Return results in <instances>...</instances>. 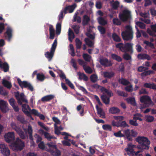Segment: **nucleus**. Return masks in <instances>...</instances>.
<instances>
[{"instance_id": "obj_1", "label": "nucleus", "mask_w": 156, "mask_h": 156, "mask_svg": "<svg viewBox=\"0 0 156 156\" xmlns=\"http://www.w3.org/2000/svg\"><path fill=\"white\" fill-rule=\"evenodd\" d=\"M14 95L17 101L18 105H22V110L23 112L27 116H30V113L27 110H28L29 111L31 110L29 106L26 104H22V102L28 103V101L25 98L24 94L21 93L20 94L19 92L18 91L14 92Z\"/></svg>"}, {"instance_id": "obj_2", "label": "nucleus", "mask_w": 156, "mask_h": 156, "mask_svg": "<svg viewBox=\"0 0 156 156\" xmlns=\"http://www.w3.org/2000/svg\"><path fill=\"white\" fill-rule=\"evenodd\" d=\"M133 44L126 43L125 44L122 43H120L115 44V47L123 52H129L130 54L133 52Z\"/></svg>"}, {"instance_id": "obj_3", "label": "nucleus", "mask_w": 156, "mask_h": 156, "mask_svg": "<svg viewBox=\"0 0 156 156\" xmlns=\"http://www.w3.org/2000/svg\"><path fill=\"white\" fill-rule=\"evenodd\" d=\"M136 141L139 144L137 146L138 149L148 150L149 149V146L150 142L147 138L144 136H138L136 138Z\"/></svg>"}, {"instance_id": "obj_4", "label": "nucleus", "mask_w": 156, "mask_h": 156, "mask_svg": "<svg viewBox=\"0 0 156 156\" xmlns=\"http://www.w3.org/2000/svg\"><path fill=\"white\" fill-rule=\"evenodd\" d=\"M126 28V30L121 33L122 39L124 40L127 41H131L133 38V35L132 27L130 25H127Z\"/></svg>"}, {"instance_id": "obj_5", "label": "nucleus", "mask_w": 156, "mask_h": 156, "mask_svg": "<svg viewBox=\"0 0 156 156\" xmlns=\"http://www.w3.org/2000/svg\"><path fill=\"white\" fill-rule=\"evenodd\" d=\"M140 101L143 103L140 104V108L142 109L149 107L150 105H153V103L152 101L151 98L147 95L143 96L140 97Z\"/></svg>"}, {"instance_id": "obj_6", "label": "nucleus", "mask_w": 156, "mask_h": 156, "mask_svg": "<svg viewBox=\"0 0 156 156\" xmlns=\"http://www.w3.org/2000/svg\"><path fill=\"white\" fill-rule=\"evenodd\" d=\"M11 146L14 151H21L24 147L25 144L23 141L18 138L15 142L12 143Z\"/></svg>"}, {"instance_id": "obj_7", "label": "nucleus", "mask_w": 156, "mask_h": 156, "mask_svg": "<svg viewBox=\"0 0 156 156\" xmlns=\"http://www.w3.org/2000/svg\"><path fill=\"white\" fill-rule=\"evenodd\" d=\"M57 45V38H56L53 42L50 49V51H47L45 53V57L48 59L49 61H51L54 56L55 50Z\"/></svg>"}, {"instance_id": "obj_8", "label": "nucleus", "mask_w": 156, "mask_h": 156, "mask_svg": "<svg viewBox=\"0 0 156 156\" xmlns=\"http://www.w3.org/2000/svg\"><path fill=\"white\" fill-rule=\"evenodd\" d=\"M17 81L19 85L22 88H26L31 91L34 90L33 87L30 83L26 81H22L19 78L17 79Z\"/></svg>"}, {"instance_id": "obj_9", "label": "nucleus", "mask_w": 156, "mask_h": 156, "mask_svg": "<svg viewBox=\"0 0 156 156\" xmlns=\"http://www.w3.org/2000/svg\"><path fill=\"white\" fill-rule=\"evenodd\" d=\"M128 147L125 149V150L127 152V154L130 156H134V155H137L141 151H139L136 152L134 151L133 148H134L135 146L132 145L131 144H129Z\"/></svg>"}, {"instance_id": "obj_10", "label": "nucleus", "mask_w": 156, "mask_h": 156, "mask_svg": "<svg viewBox=\"0 0 156 156\" xmlns=\"http://www.w3.org/2000/svg\"><path fill=\"white\" fill-rule=\"evenodd\" d=\"M130 12L128 10H124L122 14H119V16L120 20L122 22L127 21L130 16Z\"/></svg>"}, {"instance_id": "obj_11", "label": "nucleus", "mask_w": 156, "mask_h": 156, "mask_svg": "<svg viewBox=\"0 0 156 156\" xmlns=\"http://www.w3.org/2000/svg\"><path fill=\"white\" fill-rule=\"evenodd\" d=\"M0 151L3 156H9L10 154V150L5 144H0Z\"/></svg>"}, {"instance_id": "obj_12", "label": "nucleus", "mask_w": 156, "mask_h": 156, "mask_svg": "<svg viewBox=\"0 0 156 156\" xmlns=\"http://www.w3.org/2000/svg\"><path fill=\"white\" fill-rule=\"evenodd\" d=\"M4 137L6 142L8 143L13 142L15 139L14 133L13 132H9L5 133Z\"/></svg>"}, {"instance_id": "obj_13", "label": "nucleus", "mask_w": 156, "mask_h": 156, "mask_svg": "<svg viewBox=\"0 0 156 156\" xmlns=\"http://www.w3.org/2000/svg\"><path fill=\"white\" fill-rule=\"evenodd\" d=\"M8 105L7 102L3 100L0 101V109L3 113H6L9 111Z\"/></svg>"}, {"instance_id": "obj_14", "label": "nucleus", "mask_w": 156, "mask_h": 156, "mask_svg": "<svg viewBox=\"0 0 156 156\" xmlns=\"http://www.w3.org/2000/svg\"><path fill=\"white\" fill-rule=\"evenodd\" d=\"M12 30L10 27H8L6 28V31L4 33V36L5 39L10 41L12 37Z\"/></svg>"}, {"instance_id": "obj_15", "label": "nucleus", "mask_w": 156, "mask_h": 156, "mask_svg": "<svg viewBox=\"0 0 156 156\" xmlns=\"http://www.w3.org/2000/svg\"><path fill=\"white\" fill-rule=\"evenodd\" d=\"M114 118L116 120L119 121V124L118 126L119 127H125L129 126L125 121H122L123 119V117L122 116H114Z\"/></svg>"}, {"instance_id": "obj_16", "label": "nucleus", "mask_w": 156, "mask_h": 156, "mask_svg": "<svg viewBox=\"0 0 156 156\" xmlns=\"http://www.w3.org/2000/svg\"><path fill=\"white\" fill-rule=\"evenodd\" d=\"M99 62L101 65L105 67H110L112 65L111 61L109 60L107 58L100 59Z\"/></svg>"}, {"instance_id": "obj_17", "label": "nucleus", "mask_w": 156, "mask_h": 156, "mask_svg": "<svg viewBox=\"0 0 156 156\" xmlns=\"http://www.w3.org/2000/svg\"><path fill=\"white\" fill-rule=\"evenodd\" d=\"M151 30L150 29L148 28L147 30V33L151 36H156V24L151 25Z\"/></svg>"}, {"instance_id": "obj_18", "label": "nucleus", "mask_w": 156, "mask_h": 156, "mask_svg": "<svg viewBox=\"0 0 156 156\" xmlns=\"http://www.w3.org/2000/svg\"><path fill=\"white\" fill-rule=\"evenodd\" d=\"M96 108L97 110V114L99 117L103 119L105 118V113L103 109L99 107L97 105L96 106Z\"/></svg>"}, {"instance_id": "obj_19", "label": "nucleus", "mask_w": 156, "mask_h": 156, "mask_svg": "<svg viewBox=\"0 0 156 156\" xmlns=\"http://www.w3.org/2000/svg\"><path fill=\"white\" fill-rule=\"evenodd\" d=\"M124 138H126L129 141H132L133 139L131 136V132L130 129H127L123 131Z\"/></svg>"}, {"instance_id": "obj_20", "label": "nucleus", "mask_w": 156, "mask_h": 156, "mask_svg": "<svg viewBox=\"0 0 156 156\" xmlns=\"http://www.w3.org/2000/svg\"><path fill=\"white\" fill-rule=\"evenodd\" d=\"M75 7L73 5H68L64 8L62 11L65 14H66L68 12L71 13L73 11Z\"/></svg>"}, {"instance_id": "obj_21", "label": "nucleus", "mask_w": 156, "mask_h": 156, "mask_svg": "<svg viewBox=\"0 0 156 156\" xmlns=\"http://www.w3.org/2000/svg\"><path fill=\"white\" fill-rule=\"evenodd\" d=\"M49 151L51 154L54 156H59L61 155V152L58 149L56 146L52 149H51Z\"/></svg>"}, {"instance_id": "obj_22", "label": "nucleus", "mask_w": 156, "mask_h": 156, "mask_svg": "<svg viewBox=\"0 0 156 156\" xmlns=\"http://www.w3.org/2000/svg\"><path fill=\"white\" fill-rule=\"evenodd\" d=\"M49 30L50 32L49 38L51 39H53L55 36V30L53 26L51 24L49 25Z\"/></svg>"}, {"instance_id": "obj_23", "label": "nucleus", "mask_w": 156, "mask_h": 156, "mask_svg": "<svg viewBox=\"0 0 156 156\" xmlns=\"http://www.w3.org/2000/svg\"><path fill=\"white\" fill-rule=\"evenodd\" d=\"M137 57L140 59H147L149 60L151 59V56L146 54H139L138 55Z\"/></svg>"}, {"instance_id": "obj_24", "label": "nucleus", "mask_w": 156, "mask_h": 156, "mask_svg": "<svg viewBox=\"0 0 156 156\" xmlns=\"http://www.w3.org/2000/svg\"><path fill=\"white\" fill-rule=\"evenodd\" d=\"M33 131L32 126L30 125H28L27 129V132L29 135V139L32 142H34V138L32 136Z\"/></svg>"}, {"instance_id": "obj_25", "label": "nucleus", "mask_w": 156, "mask_h": 156, "mask_svg": "<svg viewBox=\"0 0 156 156\" xmlns=\"http://www.w3.org/2000/svg\"><path fill=\"white\" fill-rule=\"evenodd\" d=\"M118 81L119 83L124 86H127L130 83L128 80L123 78L119 79Z\"/></svg>"}, {"instance_id": "obj_26", "label": "nucleus", "mask_w": 156, "mask_h": 156, "mask_svg": "<svg viewBox=\"0 0 156 156\" xmlns=\"http://www.w3.org/2000/svg\"><path fill=\"white\" fill-rule=\"evenodd\" d=\"M54 97V95L50 94L43 97L41 99V100L43 102L48 101L53 99Z\"/></svg>"}, {"instance_id": "obj_27", "label": "nucleus", "mask_w": 156, "mask_h": 156, "mask_svg": "<svg viewBox=\"0 0 156 156\" xmlns=\"http://www.w3.org/2000/svg\"><path fill=\"white\" fill-rule=\"evenodd\" d=\"M115 76V73L113 72L106 71L103 73V76L105 78L111 79Z\"/></svg>"}, {"instance_id": "obj_28", "label": "nucleus", "mask_w": 156, "mask_h": 156, "mask_svg": "<svg viewBox=\"0 0 156 156\" xmlns=\"http://www.w3.org/2000/svg\"><path fill=\"white\" fill-rule=\"evenodd\" d=\"M101 98L103 102L105 105H108L110 103V98L106 95H102L101 97Z\"/></svg>"}, {"instance_id": "obj_29", "label": "nucleus", "mask_w": 156, "mask_h": 156, "mask_svg": "<svg viewBox=\"0 0 156 156\" xmlns=\"http://www.w3.org/2000/svg\"><path fill=\"white\" fill-rule=\"evenodd\" d=\"M126 100L128 104H129L133 106H136V104L134 98H127Z\"/></svg>"}, {"instance_id": "obj_30", "label": "nucleus", "mask_w": 156, "mask_h": 156, "mask_svg": "<svg viewBox=\"0 0 156 156\" xmlns=\"http://www.w3.org/2000/svg\"><path fill=\"white\" fill-rule=\"evenodd\" d=\"M144 87L146 88L156 90V85L154 83H145L144 84Z\"/></svg>"}, {"instance_id": "obj_31", "label": "nucleus", "mask_w": 156, "mask_h": 156, "mask_svg": "<svg viewBox=\"0 0 156 156\" xmlns=\"http://www.w3.org/2000/svg\"><path fill=\"white\" fill-rule=\"evenodd\" d=\"M90 20V17L87 15H84L83 16L82 24L83 26H85L87 25L89 22Z\"/></svg>"}, {"instance_id": "obj_32", "label": "nucleus", "mask_w": 156, "mask_h": 156, "mask_svg": "<svg viewBox=\"0 0 156 156\" xmlns=\"http://www.w3.org/2000/svg\"><path fill=\"white\" fill-rule=\"evenodd\" d=\"M98 22L102 26H105L108 23V22L103 17H99L98 18Z\"/></svg>"}, {"instance_id": "obj_33", "label": "nucleus", "mask_w": 156, "mask_h": 156, "mask_svg": "<svg viewBox=\"0 0 156 156\" xmlns=\"http://www.w3.org/2000/svg\"><path fill=\"white\" fill-rule=\"evenodd\" d=\"M111 4H112L111 6L112 8L115 10L117 9L119 5V2L118 1L114 2V1L113 0L111 2Z\"/></svg>"}, {"instance_id": "obj_34", "label": "nucleus", "mask_w": 156, "mask_h": 156, "mask_svg": "<svg viewBox=\"0 0 156 156\" xmlns=\"http://www.w3.org/2000/svg\"><path fill=\"white\" fill-rule=\"evenodd\" d=\"M120 110L117 107H112L109 110V113L112 114H117L120 112Z\"/></svg>"}, {"instance_id": "obj_35", "label": "nucleus", "mask_w": 156, "mask_h": 156, "mask_svg": "<svg viewBox=\"0 0 156 156\" xmlns=\"http://www.w3.org/2000/svg\"><path fill=\"white\" fill-rule=\"evenodd\" d=\"M69 40L71 42H72L73 39L75 37L74 33L70 28L69 29L68 32Z\"/></svg>"}, {"instance_id": "obj_36", "label": "nucleus", "mask_w": 156, "mask_h": 156, "mask_svg": "<svg viewBox=\"0 0 156 156\" xmlns=\"http://www.w3.org/2000/svg\"><path fill=\"white\" fill-rule=\"evenodd\" d=\"M2 84L3 86L8 89H10L12 87L11 83L5 80H3L2 82Z\"/></svg>"}, {"instance_id": "obj_37", "label": "nucleus", "mask_w": 156, "mask_h": 156, "mask_svg": "<svg viewBox=\"0 0 156 156\" xmlns=\"http://www.w3.org/2000/svg\"><path fill=\"white\" fill-rule=\"evenodd\" d=\"M79 79L80 80L83 79L84 80L87 81L88 80V78L87 76L84 73H78Z\"/></svg>"}, {"instance_id": "obj_38", "label": "nucleus", "mask_w": 156, "mask_h": 156, "mask_svg": "<svg viewBox=\"0 0 156 156\" xmlns=\"http://www.w3.org/2000/svg\"><path fill=\"white\" fill-rule=\"evenodd\" d=\"M111 58L114 60H115L119 62H120L122 61V58L119 56L115 54H112L111 55Z\"/></svg>"}, {"instance_id": "obj_39", "label": "nucleus", "mask_w": 156, "mask_h": 156, "mask_svg": "<svg viewBox=\"0 0 156 156\" xmlns=\"http://www.w3.org/2000/svg\"><path fill=\"white\" fill-rule=\"evenodd\" d=\"M112 37L113 40L116 42L121 41V39L120 37L115 33H113L112 35Z\"/></svg>"}, {"instance_id": "obj_40", "label": "nucleus", "mask_w": 156, "mask_h": 156, "mask_svg": "<svg viewBox=\"0 0 156 156\" xmlns=\"http://www.w3.org/2000/svg\"><path fill=\"white\" fill-rule=\"evenodd\" d=\"M0 68L3 69V71L5 72H6L9 71V65L6 62H5L2 64V66Z\"/></svg>"}, {"instance_id": "obj_41", "label": "nucleus", "mask_w": 156, "mask_h": 156, "mask_svg": "<svg viewBox=\"0 0 156 156\" xmlns=\"http://www.w3.org/2000/svg\"><path fill=\"white\" fill-rule=\"evenodd\" d=\"M44 133V137L48 140L50 141L51 139H56V138L54 136H51L49 133L47 132Z\"/></svg>"}, {"instance_id": "obj_42", "label": "nucleus", "mask_w": 156, "mask_h": 156, "mask_svg": "<svg viewBox=\"0 0 156 156\" xmlns=\"http://www.w3.org/2000/svg\"><path fill=\"white\" fill-rule=\"evenodd\" d=\"M83 68L85 72L87 73L90 74L93 72L91 68L89 66H86L85 65H83Z\"/></svg>"}, {"instance_id": "obj_43", "label": "nucleus", "mask_w": 156, "mask_h": 156, "mask_svg": "<svg viewBox=\"0 0 156 156\" xmlns=\"http://www.w3.org/2000/svg\"><path fill=\"white\" fill-rule=\"evenodd\" d=\"M61 23H57L56 27V34L57 35H58L60 34L61 31Z\"/></svg>"}, {"instance_id": "obj_44", "label": "nucleus", "mask_w": 156, "mask_h": 156, "mask_svg": "<svg viewBox=\"0 0 156 156\" xmlns=\"http://www.w3.org/2000/svg\"><path fill=\"white\" fill-rule=\"evenodd\" d=\"M37 78L40 81H43L45 79V76L42 73H38L37 74Z\"/></svg>"}, {"instance_id": "obj_45", "label": "nucleus", "mask_w": 156, "mask_h": 156, "mask_svg": "<svg viewBox=\"0 0 156 156\" xmlns=\"http://www.w3.org/2000/svg\"><path fill=\"white\" fill-rule=\"evenodd\" d=\"M76 45L77 49H80L81 48L82 42L80 40L76 38L75 40Z\"/></svg>"}, {"instance_id": "obj_46", "label": "nucleus", "mask_w": 156, "mask_h": 156, "mask_svg": "<svg viewBox=\"0 0 156 156\" xmlns=\"http://www.w3.org/2000/svg\"><path fill=\"white\" fill-rule=\"evenodd\" d=\"M102 128L105 130L111 131L112 130V127L110 125L105 124L102 126Z\"/></svg>"}, {"instance_id": "obj_47", "label": "nucleus", "mask_w": 156, "mask_h": 156, "mask_svg": "<svg viewBox=\"0 0 156 156\" xmlns=\"http://www.w3.org/2000/svg\"><path fill=\"white\" fill-rule=\"evenodd\" d=\"M113 24L115 25L119 26L121 25L122 23L121 21L118 18H113L112 20Z\"/></svg>"}, {"instance_id": "obj_48", "label": "nucleus", "mask_w": 156, "mask_h": 156, "mask_svg": "<svg viewBox=\"0 0 156 156\" xmlns=\"http://www.w3.org/2000/svg\"><path fill=\"white\" fill-rule=\"evenodd\" d=\"M83 58L86 61L89 62L90 61L91 56L87 54L84 53L83 54Z\"/></svg>"}, {"instance_id": "obj_49", "label": "nucleus", "mask_w": 156, "mask_h": 156, "mask_svg": "<svg viewBox=\"0 0 156 156\" xmlns=\"http://www.w3.org/2000/svg\"><path fill=\"white\" fill-rule=\"evenodd\" d=\"M98 76L95 74L92 75L90 76V80L93 83H95L98 80Z\"/></svg>"}, {"instance_id": "obj_50", "label": "nucleus", "mask_w": 156, "mask_h": 156, "mask_svg": "<svg viewBox=\"0 0 156 156\" xmlns=\"http://www.w3.org/2000/svg\"><path fill=\"white\" fill-rule=\"evenodd\" d=\"M98 29L101 34H104L106 33V29L104 27L99 26L98 27Z\"/></svg>"}, {"instance_id": "obj_51", "label": "nucleus", "mask_w": 156, "mask_h": 156, "mask_svg": "<svg viewBox=\"0 0 156 156\" xmlns=\"http://www.w3.org/2000/svg\"><path fill=\"white\" fill-rule=\"evenodd\" d=\"M136 24L141 29H144L145 28V25L142 22L137 21L136 22Z\"/></svg>"}, {"instance_id": "obj_52", "label": "nucleus", "mask_w": 156, "mask_h": 156, "mask_svg": "<svg viewBox=\"0 0 156 156\" xmlns=\"http://www.w3.org/2000/svg\"><path fill=\"white\" fill-rule=\"evenodd\" d=\"M123 58L125 60H129L132 59L131 56L126 52L123 55Z\"/></svg>"}, {"instance_id": "obj_53", "label": "nucleus", "mask_w": 156, "mask_h": 156, "mask_svg": "<svg viewBox=\"0 0 156 156\" xmlns=\"http://www.w3.org/2000/svg\"><path fill=\"white\" fill-rule=\"evenodd\" d=\"M34 138L36 140V142L37 144L41 142L42 140V137L37 134H35L34 136Z\"/></svg>"}, {"instance_id": "obj_54", "label": "nucleus", "mask_w": 156, "mask_h": 156, "mask_svg": "<svg viewBox=\"0 0 156 156\" xmlns=\"http://www.w3.org/2000/svg\"><path fill=\"white\" fill-rule=\"evenodd\" d=\"M47 145L48 146L49 148V151H50L51 149L55 148L56 146L55 144L53 142H50V143H48Z\"/></svg>"}, {"instance_id": "obj_55", "label": "nucleus", "mask_w": 156, "mask_h": 156, "mask_svg": "<svg viewBox=\"0 0 156 156\" xmlns=\"http://www.w3.org/2000/svg\"><path fill=\"white\" fill-rule=\"evenodd\" d=\"M84 41L87 44L89 47H92L93 46V44L92 41L90 40L88 38H86L84 39Z\"/></svg>"}, {"instance_id": "obj_56", "label": "nucleus", "mask_w": 156, "mask_h": 156, "mask_svg": "<svg viewBox=\"0 0 156 156\" xmlns=\"http://www.w3.org/2000/svg\"><path fill=\"white\" fill-rule=\"evenodd\" d=\"M153 72V71L149 70L147 71H145L141 73V75L142 76H145L151 74Z\"/></svg>"}, {"instance_id": "obj_57", "label": "nucleus", "mask_w": 156, "mask_h": 156, "mask_svg": "<svg viewBox=\"0 0 156 156\" xmlns=\"http://www.w3.org/2000/svg\"><path fill=\"white\" fill-rule=\"evenodd\" d=\"M114 135L117 137H122L124 136V134L121 133V131H119L117 132L114 133Z\"/></svg>"}, {"instance_id": "obj_58", "label": "nucleus", "mask_w": 156, "mask_h": 156, "mask_svg": "<svg viewBox=\"0 0 156 156\" xmlns=\"http://www.w3.org/2000/svg\"><path fill=\"white\" fill-rule=\"evenodd\" d=\"M73 29L75 33L78 34L79 33L80 27L78 25H75L73 26Z\"/></svg>"}, {"instance_id": "obj_59", "label": "nucleus", "mask_w": 156, "mask_h": 156, "mask_svg": "<svg viewBox=\"0 0 156 156\" xmlns=\"http://www.w3.org/2000/svg\"><path fill=\"white\" fill-rule=\"evenodd\" d=\"M146 121L148 122H152L154 119V118L153 116L149 115L145 117Z\"/></svg>"}, {"instance_id": "obj_60", "label": "nucleus", "mask_w": 156, "mask_h": 156, "mask_svg": "<svg viewBox=\"0 0 156 156\" xmlns=\"http://www.w3.org/2000/svg\"><path fill=\"white\" fill-rule=\"evenodd\" d=\"M66 84H68L71 89H74V86L69 79H66Z\"/></svg>"}, {"instance_id": "obj_61", "label": "nucleus", "mask_w": 156, "mask_h": 156, "mask_svg": "<svg viewBox=\"0 0 156 156\" xmlns=\"http://www.w3.org/2000/svg\"><path fill=\"white\" fill-rule=\"evenodd\" d=\"M20 138L22 139H24L26 138V136L24 132L21 129L18 133Z\"/></svg>"}, {"instance_id": "obj_62", "label": "nucleus", "mask_w": 156, "mask_h": 156, "mask_svg": "<svg viewBox=\"0 0 156 156\" xmlns=\"http://www.w3.org/2000/svg\"><path fill=\"white\" fill-rule=\"evenodd\" d=\"M73 21L74 22L76 21L78 23H80L81 21V18L80 16L76 15L74 17Z\"/></svg>"}, {"instance_id": "obj_63", "label": "nucleus", "mask_w": 156, "mask_h": 156, "mask_svg": "<svg viewBox=\"0 0 156 156\" xmlns=\"http://www.w3.org/2000/svg\"><path fill=\"white\" fill-rule=\"evenodd\" d=\"M59 72L60 73H59V77L62 80L65 79L66 80L67 79L66 78V75L64 72L61 70H59Z\"/></svg>"}, {"instance_id": "obj_64", "label": "nucleus", "mask_w": 156, "mask_h": 156, "mask_svg": "<svg viewBox=\"0 0 156 156\" xmlns=\"http://www.w3.org/2000/svg\"><path fill=\"white\" fill-rule=\"evenodd\" d=\"M125 90L126 91L128 92H131L133 90L132 86L130 85L127 86L125 88Z\"/></svg>"}]
</instances>
